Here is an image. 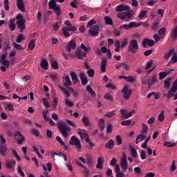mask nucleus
Here are the masks:
<instances>
[{
    "label": "nucleus",
    "instance_id": "f257e3e1",
    "mask_svg": "<svg viewBox=\"0 0 177 177\" xmlns=\"http://www.w3.org/2000/svg\"><path fill=\"white\" fill-rule=\"evenodd\" d=\"M80 48L85 52L84 53V51H82L81 49H77L75 50V55L79 60H84V58L86 57V55H88L87 52H89V48H88L84 44V43H82L80 45Z\"/></svg>",
    "mask_w": 177,
    "mask_h": 177
},
{
    "label": "nucleus",
    "instance_id": "f03ea898",
    "mask_svg": "<svg viewBox=\"0 0 177 177\" xmlns=\"http://www.w3.org/2000/svg\"><path fill=\"white\" fill-rule=\"evenodd\" d=\"M139 50V43L136 39H132L130 41V44L127 47L128 52L132 53L133 55H136L138 50Z\"/></svg>",
    "mask_w": 177,
    "mask_h": 177
},
{
    "label": "nucleus",
    "instance_id": "7ed1b4c3",
    "mask_svg": "<svg viewBox=\"0 0 177 177\" xmlns=\"http://www.w3.org/2000/svg\"><path fill=\"white\" fill-rule=\"evenodd\" d=\"M57 128L60 131L62 135H63L64 138H67L68 136V131H71L70 127L67 126L66 123L58 122Z\"/></svg>",
    "mask_w": 177,
    "mask_h": 177
},
{
    "label": "nucleus",
    "instance_id": "20e7f679",
    "mask_svg": "<svg viewBox=\"0 0 177 177\" xmlns=\"http://www.w3.org/2000/svg\"><path fill=\"white\" fill-rule=\"evenodd\" d=\"M133 10H128L127 12H120L118 15V17L121 20H125L126 21L129 20L131 17H133Z\"/></svg>",
    "mask_w": 177,
    "mask_h": 177
},
{
    "label": "nucleus",
    "instance_id": "39448f33",
    "mask_svg": "<svg viewBox=\"0 0 177 177\" xmlns=\"http://www.w3.org/2000/svg\"><path fill=\"white\" fill-rule=\"evenodd\" d=\"M142 26L141 22H131L129 24H124L120 26V30H131V28H138V27H140Z\"/></svg>",
    "mask_w": 177,
    "mask_h": 177
},
{
    "label": "nucleus",
    "instance_id": "423d86ee",
    "mask_svg": "<svg viewBox=\"0 0 177 177\" xmlns=\"http://www.w3.org/2000/svg\"><path fill=\"white\" fill-rule=\"evenodd\" d=\"M122 93L125 100H129V97H131V95H132V89H129L128 86H124L122 90Z\"/></svg>",
    "mask_w": 177,
    "mask_h": 177
},
{
    "label": "nucleus",
    "instance_id": "0eeeda50",
    "mask_svg": "<svg viewBox=\"0 0 177 177\" xmlns=\"http://www.w3.org/2000/svg\"><path fill=\"white\" fill-rule=\"evenodd\" d=\"M120 167L123 172L128 169V160H127V154L124 153L120 160Z\"/></svg>",
    "mask_w": 177,
    "mask_h": 177
},
{
    "label": "nucleus",
    "instance_id": "6e6552de",
    "mask_svg": "<svg viewBox=\"0 0 177 177\" xmlns=\"http://www.w3.org/2000/svg\"><path fill=\"white\" fill-rule=\"evenodd\" d=\"M69 145H73V146H76L77 149H81V141L75 137V136H73L69 141Z\"/></svg>",
    "mask_w": 177,
    "mask_h": 177
},
{
    "label": "nucleus",
    "instance_id": "1a4fd4ad",
    "mask_svg": "<svg viewBox=\"0 0 177 177\" xmlns=\"http://www.w3.org/2000/svg\"><path fill=\"white\" fill-rule=\"evenodd\" d=\"M141 44L143 48H147V46H154V45H156V41L153 39H144Z\"/></svg>",
    "mask_w": 177,
    "mask_h": 177
},
{
    "label": "nucleus",
    "instance_id": "9d476101",
    "mask_svg": "<svg viewBox=\"0 0 177 177\" xmlns=\"http://www.w3.org/2000/svg\"><path fill=\"white\" fill-rule=\"evenodd\" d=\"M77 48V42L74 39H71L69 41V44L68 46H66L65 49L66 52H68L70 53L71 52V49H75Z\"/></svg>",
    "mask_w": 177,
    "mask_h": 177
},
{
    "label": "nucleus",
    "instance_id": "9b49d317",
    "mask_svg": "<svg viewBox=\"0 0 177 177\" xmlns=\"http://www.w3.org/2000/svg\"><path fill=\"white\" fill-rule=\"evenodd\" d=\"M89 34L91 37H95V35H99V26L97 25H94L90 28L88 30Z\"/></svg>",
    "mask_w": 177,
    "mask_h": 177
},
{
    "label": "nucleus",
    "instance_id": "f8f14e48",
    "mask_svg": "<svg viewBox=\"0 0 177 177\" xmlns=\"http://www.w3.org/2000/svg\"><path fill=\"white\" fill-rule=\"evenodd\" d=\"M157 80H158L157 74H153L151 77V79L150 78L149 79V81H148L149 89H150V88H151V86H153V85H154V84L157 82Z\"/></svg>",
    "mask_w": 177,
    "mask_h": 177
},
{
    "label": "nucleus",
    "instance_id": "ddd939ff",
    "mask_svg": "<svg viewBox=\"0 0 177 177\" xmlns=\"http://www.w3.org/2000/svg\"><path fill=\"white\" fill-rule=\"evenodd\" d=\"M17 24L18 25V28H20V32L26 30V19H21L17 21Z\"/></svg>",
    "mask_w": 177,
    "mask_h": 177
},
{
    "label": "nucleus",
    "instance_id": "4468645a",
    "mask_svg": "<svg viewBox=\"0 0 177 177\" xmlns=\"http://www.w3.org/2000/svg\"><path fill=\"white\" fill-rule=\"evenodd\" d=\"M15 136H18V139L17 141V145H23V142H24V139L26 138L20 133V131H16Z\"/></svg>",
    "mask_w": 177,
    "mask_h": 177
},
{
    "label": "nucleus",
    "instance_id": "2eb2a0df",
    "mask_svg": "<svg viewBox=\"0 0 177 177\" xmlns=\"http://www.w3.org/2000/svg\"><path fill=\"white\" fill-rule=\"evenodd\" d=\"M131 7L129 6H124L123 4H120L116 7L117 12H124L127 10H129Z\"/></svg>",
    "mask_w": 177,
    "mask_h": 177
},
{
    "label": "nucleus",
    "instance_id": "dca6fc26",
    "mask_svg": "<svg viewBox=\"0 0 177 177\" xmlns=\"http://www.w3.org/2000/svg\"><path fill=\"white\" fill-rule=\"evenodd\" d=\"M106 66H107V58H102L100 62V68L103 73H106Z\"/></svg>",
    "mask_w": 177,
    "mask_h": 177
},
{
    "label": "nucleus",
    "instance_id": "f3484780",
    "mask_svg": "<svg viewBox=\"0 0 177 177\" xmlns=\"http://www.w3.org/2000/svg\"><path fill=\"white\" fill-rule=\"evenodd\" d=\"M17 6L21 12H24L26 10V7L24 6V2H23V0H17Z\"/></svg>",
    "mask_w": 177,
    "mask_h": 177
},
{
    "label": "nucleus",
    "instance_id": "a211bd4d",
    "mask_svg": "<svg viewBox=\"0 0 177 177\" xmlns=\"http://www.w3.org/2000/svg\"><path fill=\"white\" fill-rule=\"evenodd\" d=\"M80 80L82 82V84L85 86L86 84H88V77H86V75L84 73H80Z\"/></svg>",
    "mask_w": 177,
    "mask_h": 177
},
{
    "label": "nucleus",
    "instance_id": "6ab92c4d",
    "mask_svg": "<svg viewBox=\"0 0 177 177\" xmlns=\"http://www.w3.org/2000/svg\"><path fill=\"white\" fill-rule=\"evenodd\" d=\"M55 156H58L59 157H63L64 161H67V155H66L65 153H62V152H52V158H55Z\"/></svg>",
    "mask_w": 177,
    "mask_h": 177
},
{
    "label": "nucleus",
    "instance_id": "aec40b11",
    "mask_svg": "<svg viewBox=\"0 0 177 177\" xmlns=\"http://www.w3.org/2000/svg\"><path fill=\"white\" fill-rule=\"evenodd\" d=\"M16 165V160H7L6 162V167L8 169H12Z\"/></svg>",
    "mask_w": 177,
    "mask_h": 177
},
{
    "label": "nucleus",
    "instance_id": "412c9836",
    "mask_svg": "<svg viewBox=\"0 0 177 177\" xmlns=\"http://www.w3.org/2000/svg\"><path fill=\"white\" fill-rule=\"evenodd\" d=\"M129 151H130L131 157L133 158H138V152L136 151V149L130 145Z\"/></svg>",
    "mask_w": 177,
    "mask_h": 177
},
{
    "label": "nucleus",
    "instance_id": "4be33fe9",
    "mask_svg": "<svg viewBox=\"0 0 177 177\" xmlns=\"http://www.w3.org/2000/svg\"><path fill=\"white\" fill-rule=\"evenodd\" d=\"M158 34L160 37L161 39H162L164 38V35H165V34H167V28H165V27L161 28L158 31Z\"/></svg>",
    "mask_w": 177,
    "mask_h": 177
},
{
    "label": "nucleus",
    "instance_id": "5701e85b",
    "mask_svg": "<svg viewBox=\"0 0 177 177\" xmlns=\"http://www.w3.org/2000/svg\"><path fill=\"white\" fill-rule=\"evenodd\" d=\"M71 85H73V82H71V80H70V76L67 75L66 76V82L64 83V86L66 88H68V86H71Z\"/></svg>",
    "mask_w": 177,
    "mask_h": 177
},
{
    "label": "nucleus",
    "instance_id": "b1692460",
    "mask_svg": "<svg viewBox=\"0 0 177 177\" xmlns=\"http://www.w3.org/2000/svg\"><path fill=\"white\" fill-rule=\"evenodd\" d=\"M104 162V161H103V158H98L97 163L96 165V168L97 169H102V168H103Z\"/></svg>",
    "mask_w": 177,
    "mask_h": 177
},
{
    "label": "nucleus",
    "instance_id": "393cba45",
    "mask_svg": "<svg viewBox=\"0 0 177 177\" xmlns=\"http://www.w3.org/2000/svg\"><path fill=\"white\" fill-rule=\"evenodd\" d=\"M104 20L106 26H113V24H114L113 22V19L110 18L109 16L104 17Z\"/></svg>",
    "mask_w": 177,
    "mask_h": 177
},
{
    "label": "nucleus",
    "instance_id": "a878e982",
    "mask_svg": "<svg viewBox=\"0 0 177 177\" xmlns=\"http://www.w3.org/2000/svg\"><path fill=\"white\" fill-rule=\"evenodd\" d=\"M86 91L89 95H91L93 97H95L96 96V93L95 91H93V88L91 87L90 85L86 86Z\"/></svg>",
    "mask_w": 177,
    "mask_h": 177
},
{
    "label": "nucleus",
    "instance_id": "bb28decb",
    "mask_svg": "<svg viewBox=\"0 0 177 177\" xmlns=\"http://www.w3.org/2000/svg\"><path fill=\"white\" fill-rule=\"evenodd\" d=\"M115 143H114V140L111 139L109 140L105 145V147L106 149H110V150H111V149H113V146H114Z\"/></svg>",
    "mask_w": 177,
    "mask_h": 177
},
{
    "label": "nucleus",
    "instance_id": "cd10ccee",
    "mask_svg": "<svg viewBox=\"0 0 177 177\" xmlns=\"http://www.w3.org/2000/svg\"><path fill=\"white\" fill-rule=\"evenodd\" d=\"M70 75L72 77L73 84H77V82L80 81V80L78 79V76H77V73H75V72H71Z\"/></svg>",
    "mask_w": 177,
    "mask_h": 177
},
{
    "label": "nucleus",
    "instance_id": "c85d7f7f",
    "mask_svg": "<svg viewBox=\"0 0 177 177\" xmlns=\"http://www.w3.org/2000/svg\"><path fill=\"white\" fill-rule=\"evenodd\" d=\"M6 150H8V147H6V145L0 146V153L3 157H5V156H6Z\"/></svg>",
    "mask_w": 177,
    "mask_h": 177
},
{
    "label": "nucleus",
    "instance_id": "c756f323",
    "mask_svg": "<svg viewBox=\"0 0 177 177\" xmlns=\"http://www.w3.org/2000/svg\"><path fill=\"white\" fill-rule=\"evenodd\" d=\"M97 125L100 129V131H104V120L101 118L98 120V122H97Z\"/></svg>",
    "mask_w": 177,
    "mask_h": 177
},
{
    "label": "nucleus",
    "instance_id": "7c9ffc66",
    "mask_svg": "<svg viewBox=\"0 0 177 177\" xmlns=\"http://www.w3.org/2000/svg\"><path fill=\"white\" fill-rule=\"evenodd\" d=\"M40 66L41 68H44V70H48V66H49L48 61L46 59H44L41 64Z\"/></svg>",
    "mask_w": 177,
    "mask_h": 177
},
{
    "label": "nucleus",
    "instance_id": "2f4dec72",
    "mask_svg": "<svg viewBox=\"0 0 177 177\" xmlns=\"http://www.w3.org/2000/svg\"><path fill=\"white\" fill-rule=\"evenodd\" d=\"M171 39L173 41H176L177 39V25L175 26L174 29L171 32Z\"/></svg>",
    "mask_w": 177,
    "mask_h": 177
},
{
    "label": "nucleus",
    "instance_id": "473e14b6",
    "mask_svg": "<svg viewBox=\"0 0 177 177\" xmlns=\"http://www.w3.org/2000/svg\"><path fill=\"white\" fill-rule=\"evenodd\" d=\"M160 24V23L158 21H153L151 25V29L153 31H157V30H158V25Z\"/></svg>",
    "mask_w": 177,
    "mask_h": 177
},
{
    "label": "nucleus",
    "instance_id": "72a5a7b5",
    "mask_svg": "<svg viewBox=\"0 0 177 177\" xmlns=\"http://www.w3.org/2000/svg\"><path fill=\"white\" fill-rule=\"evenodd\" d=\"M171 80L172 79L171 77H169L165 80V85H164L165 88L169 89V86H171Z\"/></svg>",
    "mask_w": 177,
    "mask_h": 177
},
{
    "label": "nucleus",
    "instance_id": "f704fd0d",
    "mask_svg": "<svg viewBox=\"0 0 177 177\" xmlns=\"http://www.w3.org/2000/svg\"><path fill=\"white\" fill-rule=\"evenodd\" d=\"M82 122L84 127H89L91 124V121H89V118L84 116L82 119Z\"/></svg>",
    "mask_w": 177,
    "mask_h": 177
},
{
    "label": "nucleus",
    "instance_id": "c9c22d12",
    "mask_svg": "<svg viewBox=\"0 0 177 177\" xmlns=\"http://www.w3.org/2000/svg\"><path fill=\"white\" fill-rule=\"evenodd\" d=\"M120 48H121V41L116 40L115 41V52H120Z\"/></svg>",
    "mask_w": 177,
    "mask_h": 177
},
{
    "label": "nucleus",
    "instance_id": "e433bc0d",
    "mask_svg": "<svg viewBox=\"0 0 177 177\" xmlns=\"http://www.w3.org/2000/svg\"><path fill=\"white\" fill-rule=\"evenodd\" d=\"M128 45V39L124 38L123 40L120 42V49H124L125 46Z\"/></svg>",
    "mask_w": 177,
    "mask_h": 177
},
{
    "label": "nucleus",
    "instance_id": "4c0bfd02",
    "mask_svg": "<svg viewBox=\"0 0 177 177\" xmlns=\"http://www.w3.org/2000/svg\"><path fill=\"white\" fill-rule=\"evenodd\" d=\"M56 0H51L48 3L49 9H54L57 6H56Z\"/></svg>",
    "mask_w": 177,
    "mask_h": 177
},
{
    "label": "nucleus",
    "instance_id": "58836bf2",
    "mask_svg": "<svg viewBox=\"0 0 177 177\" xmlns=\"http://www.w3.org/2000/svg\"><path fill=\"white\" fill-rule=\"evenodd\" d=\"M59 89L66 95V99H67V97H70L71 95H70V91H68V90L64 88V87H63V86H60Z\"/></svg>",
    "mask_w": 177,
    "mask_h": 177
},
{
    "label": "nucleus",
    "instance_id": "ea45409f",
    "mask_svg": "<svg viewBox=\"0 0 177 177\" xmlns=\"http://www.w3.org/2000/svg\"><path fill=\"white\" fill-rule=\"evenodd\" d=\"M174 52H175L174 49L169 50V52L165 55V60H168L171 57Z\"/></svg>",
    "mask_w": 177,
    "mask_h": 177
},
{
    "label": "nucleus",
    "instance_id": "a19ab883",
    "mask_svg": "<svg viewBox=\"0 0 177 177\" xmlns=\"http://www.w3.org/2000/svg\"><path fill=\"white\" fill-rule=\"evenodd\" d=\"M169 74V72H160L159 80H164Z\"/></svg>",
    "mask_w": 177,
    "mask_h": 177
},
{
    "label": "nucleus",
    "instance_id": "79ce46f5",
    "mask_svg": "<svg viewBox=\"0 0 177 177\" xmlns=\"http://www.w3.org/2000/svg\"><path fill=\"white\" fill-rule=\"evenodd\" d=\"M51 67H53V68H54L55 70H57L59 68V64L57 63V61H51Z\"/></svg>",
    "mask_w": 177,
    "mask_h": 177
},
{
    "label": "nucleus",
    "instance_id": "37998d69",
    "mask_svg": "<svg viewBox=\"0 0 177 177\" xmlns=\"http://www.w3.org/2000/svg\"><path fill=\"white\" fill-rule=\"evenodd\" d=\"M34 48H35V39L31 40L28 44V49H30V50H32Z\"/></svg>",
    "mask_w": 177,
    "mask_h": 177
},
{
    "label": "nucleus",
    "instance_id": "c03bdc74",
    "mask_svg": "<svg viewBox=\"0 0 177 177\" xmlns=\"http://www.w3.org/2000/svg\"><path fill=\"white\" fill-rule=\"evenodd\" d=\"M164 146H166V147H174V146H176V143L172 142H165Z\"/></svg>",
    "mask_w": 177,
    "mask_h": 177
},
{
    "label": "nucleus",
    "instance_id": "a18cd8bd",
    "mask_svg": "<svg viewBox=\"0 0 177 177\" xmlns=\"http://www.w3.org/2000/svg\"><path fill=\"white\" fill-rule=\"evenodd\" d=\"M126 81L131 84H133L135 82V77L132 75L127 76Z\"/></svg>",
    "mask_w": 177,
    "mask_h": 177
},
{
    "label": "nucleus",
    "instance_id": "49530a36",
    "mask_svg": "<svg viewBox=\"0 0 177 177\" xmlns=\"http://www.w3.org/2000/svg\"><path fill=\"white\" fill-rule=\"evenodd\" d=\"M120 113L122 115V117L125 118V120L127 119V115H128V111L127 109H120Z\"/></svg>",
    "mask_w": 177,
    "mask_h": 177
},
{
    "label": "nucleus",
    "instance_id": "de8ad7c7",
    "mask_svg": "<svg viewBox=\"0 0 177 177\" xmlns=\"http://www.w3.org/2000/svg\"><path fill=\"white\" fill-rule=\"evenodd\" d=\"M55 13H56L57 16H60L62 13V8L57 6L54 9H53Z\"/></svg>",
    "mask_w": 177,
    "mask_h": 177
},
{
    "label": "nucleus",
    "instance_id": "09e8293b",
    "mask_svg": "<svg viewBox=\"0 0 177 177\" xmlns=\"http://www.w3.org/2000/svg\"><path fill=\"white\" fill-rule=\"evenodd\" d=\"M149 76H145L141 79L142 84H144L145 85H148L149 84Z\"/></svg>",
    "mask_w": 177,
    "mask_h": 177
},
{
    "label": "nucleus",
    "instance_id": "8fccbe9b",
    "mask_svg": "<svg viewBox=\"0 0 177 177\" xmlns=\"http://www.w3.org/2000/svg\"><path fill=\"white\" fill-rule=\"evenodd\" d=\"M42 167H43V169L44 171H47L48 170V172H50V171H52V164H50V163L47 164L46 166V165H43ZM46 167H47V169H46Z\"/></svg>",
    "mask_w": 177,
    "mask_h": 177
},
{
    "label": "nucleus",
    "instance_id": "3c124183",
    "mask_svg": "<svg viewBox=\"0 0 177 177\" xmlns=\"http://www.w3.org/2000/svg\"><path fill=\"white\" fill-rule=\"evenodd\" d=\"M174 93L177 91V79L173 82L172 86L171 88Z\"/></svg>",
    "mask_w": 177,
    "mask_h": 177
},
{
    "label": "nucleus",
    "instance_id": "603ef678",
    "mask_svg": "<svg viewBox=\"0 0 177 177\" xmlns=\"http://www.w3.org/2000/svg\"><path fill=\"white\" fill-rule=\"evenodd\" d=\"M42 103L43 104H44L45 107L46 109H49V107H50V105L49 104V102H48V100H46V98H42Z\"/></svg>",
    "mask_w": 177,
    "mask_h": 177
},
{
    "label": "nucleus",
    "instance_id": "864d4df0",
    "mask_svg": "<svg viewBox=\"0 0 177 177\" xmlns=\"http://www.w3.org/2000/svg\"><path fill=\"white\" fill-rule=\"evenodd\" d=\"M87 74L88 75V77H90V78H93L94 75H95V70L93 69H89L87 71Z\"/></svg>",
    "mask_w": 177,
    "mask_h": 177
},
{
    "label": "nucleus",
    "instance_id": "5fc2aeb1",
    "mask_svg": "<svg viewBox=\"0 0 177 177\" xmlns=\"http://www.w3.org/2000/svg\"><path fill=\"white\" fill-rule=\"evenodd\" d=\"M132 123V121H131L130 120H124L121 122V125L123 126H129Z\"/></svg>",
    "mask_w": 177,
    "mask_h": 177
},
{
    "label": "nucleus",
    "instance_id": "6e6d98bb",
    "mask_svg": "<svg viewBox=\"0 0 177 177\" xmlns=\"http://www.w3.org/2000/svg\"><path fill=\"white\" fill-rule=\"evenodd\" d=\"M146 15H147V10H141L138 17H139V19H143V17H145V16H146Z\"/></svg>",
    "mask_w": 177,
    "mask_h": 177
},
{
    "label": "nucleus",
    "instance_id": "4d7b16f0",
    "mask_svg": "<svg viewBox=\"0 0 177 177\" xmlns=\"http://www.w3.org/2000/svg\"><path fill=\"white\" fill-rule=\"evenodd\" d=\"M48 113H49V111H48V110H46V111L43 112V117L44 118V120L47 121V122H48L49 120L50 119V118H48V115H47Z\"/></svg>",
    "mask_w": 177,
    "mask_h": 177
},
{
    "label": "nucleus",
    "instance_id": "13d9d810",
    "mask_svg": "<svg viewBox=\"0 0 177 177\" xmlns=\"http://www.w3.org/2000/svg\"><path fill=\"white\" fill-rule=\"evenodd\" d=\"M65 104H66V106H68V107H73V106H74V103H73V102L68 100V99L66 98L65 100Z\"/></svg>",
    "mask_w": 177,
    "mask_h": 177
},
{
    "label": "nucleus",
    "instance_id": "bf43d9fd",
    "mask_svg": "<svg viewBox=\"0 0 177 177\" xmlns=\"http://www.w3.org/2000/svg\"><path fill=\"white\" fill-rule=\"evenodd\" d=\"M116 142L118 146L122 145V138H121V136L118 135L116 136Z\"/></svg>",
    "mask_w": 177,
    "mask_h": 177
},
{
    "label": "nucleus",
    "instance_id": "052dcab7",
    "mask_svg": "<svg viewBox=\"0 0 177 177\" xmlns=\"http://www.w3.org/2000/svg\"><path fill=\"white\" fill-rule=\"evenodd\" d=\"M147 131H149V127H147V125H146V124H142V130L141 131V133H146V132H147Z\"/></svg>",
    "mask_w": 177,
    "mask_h": 177
},
{
    "label": "nucleus",
    "instance_id": "680f3d73",
    "mask_svg": "<svg viewBox=\"0 0 177 177\" xmlns=\"http://www.w3.org/2000/svg\"><path fill=\"white\" fill-rule=\"evenodd\" d=\"M21 41H24V36L23 35V34H20L19 37L17 38V44H20Z\"/></svg>",
    "mask_w": 177,
    "mask_h": 177
},
{
    "label": "nucleus",
    "instance_id": "e2e57ef3",
    "mask_svg": "<svg viewBox=\"0 0 177 177\" xmlns=\"http://www.w3.org/2000/svg\"><path fill=\"white\" fill-rule=\"evenodd\" d=\"M171 62L173 63V64H175V63H176V62H177V53H174L173 54Z\"/></svg>",
    "mask_w": 177,
    "mask_h": 177
},
{
    "label": "nucleus",
    "instance_id": "0e129e2a",
    "mask_svg": "<svg viewBox=\"0 0 177 177\" xmlns=\"http://www.w3.org/2000/svg\"><path fill=\"white\" fill-rule=\"evenodd\" d=\"M158 121H164V120H165V116L164 115V113H160L159 115H158Z\"/></svg>",
    "mask_w": 177,
    "mask_h": 177
},
{
    "label": "nucleus",
    "instance_id": "69168bd1",
    "mask_svg": "<svg viewBox=\"0 0 177 177\" xmlns=\"http://www.w3.org/2000/svg\"><path fill=\"white\" fill-rule=\"evenodd\" d=\"M174 91H172V89L171 88V90H169L167 93V99H171V97H172V96H174Z\"/></svg>",
    "mask_w": 177,
    "mask_h": 177
},
{
    "label": "nucleus",
    "instance_id": "338daca9",
    "mask_svg": "<svg viewBox=\"0 0 177 177\" xmlns=\"http://www.w3.org/2000/svg\"><path fill=\"white\" fill-rule=\"evenodd\" d=\"M31 132L35 135V136H39V131H38V129H32Z\"/></svg>",
    "mask_w": 177,
    "mask_h": 177
},
{
    "label": "nucleus",
    "instance_id": "774afa93",
    "mask_svg": "<svg viewBox=\"0 0 177 177\" xmlns=\"http://www.w3.org/2000/svg\"><path fill=\"white\" fill-rule=\"evenodd\" d=\"M5 10H9V0H4Z\"/></svg>",
    "mask_w": 177,
    "mask_h": 177
}]
</instances>
